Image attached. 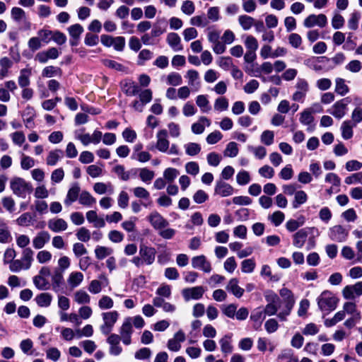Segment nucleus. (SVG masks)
<instances>
[{
    "label": "nucleus",
    "instance_id": "nucleus-1",
    "mask_svg": "<svg viewBox=\"0 0 362 362\" xmlns=\"http://www.w3.org/2000/svg\"><path fill=\"white\" fill-rule=\"evenodd\" d=\"M156 255V250L154 247L141 243L139 245V255L134 256L131 259V262L136 267L143 265H151L155 262Z\"/></svg>",
    "mask_w": 362,
    "mask_h": 362
},
{
    "label": "nucleus",
    "instance_id": "nucleus-31",
    "mask_svg": "<svg viewBox=\"0 0 362 362\" xmlns=\"http://www.w3.org/2000/svg\"><path fill=\"white\" fill-rule=\"evenodd\" d=\"M356 126L351 120L344 121L341 126L342 138L346 140L351 139L354 134L353 128Z\"/></svg>",
    "mask_w": 362,
    "mask_h": 362
},
{
    "label": "nucleus",
    "instance_id": "nucleus-38",
    "mask_svg": "<svg viewBox=\"0 0 362 362\" xmlns=\"http://www.w3.org/2000/svg\"><path fill=\"white\" fill-rule=\"evenodd\" d=\"M94 252L95 257L98 259L101 260L111 255L113 253V250L108 247L98 245L96 246Z\"/></svg>",
    "mask_w": 362,
    "mask_h": 362
},
{
    "label": "nucleus",
    "instance_id": "nucleus-53",
    "mask_svg": "<svg viewBox=\"0 0 362 362\" xmlns=\"http://www.w3.org/2000/svg\"><path fill=\"white\" fill-rule=\"evenodd\" d=\"M256 263L253 259H247L241 262V270L243 273H252L255 270Z\"/></svg>",
    "mask_w": 362,
    "mask_h": 362
},
{
    "label": "nucleus",
    "instance_id": "nucleus-64",
    "mask_svg": "<svg viewBox=\"0 0 362 362\" xmlns=\"http://www.w3.org/2000/svg\"><path fill=\"white\" fill-rule=\"evenodd\" d=\"M346 185L361 184L362 185V172L354 173L345 178Z\"/></svg>",
    "mask_w": 362,
    "mask_h": 362
},
{
    "label": "nucleus",
    "instance_id": "nucleus-8",
    "mask_svg": "<svg viewBox=\"0 0 362 362\" xmlns=\"http://www.w3.org/2000/svg\"><path fill=\"white\" fill-rule=\"evenodd\" d=\"M315 233L318 234V230L315 227L304 228L299 230L293 235V245L297 248L303 247L308 235L310 233Z\"/></svg>",
    "mask_w": 362,
    "mask_h": 362
},
{
    "label": "nucleus",
    "instance_id": "nucleus-50",
    "mask_svg": "<svg viewBox=\"0 0 362 362\" xmlns=\"http://www.w3.org/2000/svg\"><path fill=\"white\" fill-rule=\"evenodd\" d=\"M224 156L226 157L233 158L238 153V148L235 142H229L223 152Z\"/></svg>",
    "mask_w": 362,
    "mask_h": 362
},
{
    "label": "nucleus",
    "instance_id": "nucleus-49",
    "mask_svg": "<svg viewBox=\"0 0 362 362\" xmlns=\"http://www.w3.org/2000/svg\"><path fill=\"white\" fill-rule=\"evenodd\" d=\"M178 175V170L174 168H168L163 172V177L168 183H172Z\"/></svg>",
    "mask_w": 362,
    "mask_h": 362
},
{
    "label": "nucleus",
    "instance_id": "nucleus-45",
    "mask_svg": "<svg viewBox=\"0 0 362 362\" xmlns=\"http://www.w3.org/2000/svg\"><path fill=\"white\" fill-rule=\"evenodd\" d=\"M166 83L170 86H177L182 84V78L180 74L171 72L166 77Z\"/></svg>",
    "mask_w": 362,
    "mask_h": 362
},
{
    "label": "nucleus",
    "instance_id": "nucleus-46",
    "mask_svg": "<svg viewBox=\"0 0 362 362\" xmlns=\"http://www.w3.org/2000/svg\"><path fill=\"white\" fill-rule=\"evenodd\" d=\"M229 103L225 97H219L214 101V110L218 112L226 111L228 110Z\"/></svg>",
    "mask_w": 362,
    "mask_h": 362
},
{
    "label": "nucleus",
    "instance_id": "nucleus-36",
    "mask_svg": "<svg viewBox=\"0 0 362 362\" xmlns=\"http://www.w3.org/2000/svg\"><path fill=\"white\" fill-rule=\"evenodd\" d=\"M78 202L81 205L90 206L95 204L96 199L90 194V192L83 191L80 193Z\"/></svg>",
    "mask_w": 362,
    "mask_h": 362
},
{
    "label": "nucleus",
    "instance_id": "nucleus-2",
    "mask_svg": "<svg viewBox=\"0 0 362 362\" xmlns=\"http://www.w3.org/2000/svg\"><path fill=\"white\" fill-rule=\"evenodd\" d=\"M279 294L283 298L281 300L282 309L278 313L277 317L280 320L286 321L294 306L295 298L293 292L286 287L280 289Z\"/></svg>",
    "mask_w": 362,
    "mask_h": 362
},
{
    "label": "nucleus",
    "instance_id": "nucleus-16",
    "mask_svg": "<svg viewBox=\"0 0 362 362\" xmlns=\"http://www.w3.org/2000/svg\"><path fill=\"white\" fill-rule=\"evenodd\" d=\"M156 148L162 152H168L170 146V141L168 139V132L166 129H160L156 134Z\"/></svg>",
    "mask_w": 362,
    "mask_h": 362
},
{
    "label": "nucleus",
    "instance_id": "nucleus-9",
    "mask_svg": "<svg viewBox=\"0 0 362 362\" xmlns=\"http://www.w3.org/2000/svg\"><path fill=\"white\" fill-rule=\"evenodd\" d=\"M120 339L125 345H129L132 343V334L133 332V327L132 325V318L127 317L124 319L121 327L119 330Z\"/></svg>",
    "mask_w": 362,
    "mask_h": 362
},
{
    "label": "nucleus",
    "instance_id": "nucleus-35",
    "mask_svg": "<svg viewBox=\"0 0 362 362\" xmlns=\"http://www.w3.org/2000/svg\"><path fill=\"white\" fill-rule=\"evenodd\" d=\"M52 300V296L49 293H41L35 297V301L40 307H49Z\"/></svg>",
    "mask_w": 362,
    "mask_h": 362
},
{
    "label": "nucleus",
    "instance_id": "nucleus-22",
    "mask_svg": "<svg viewBox=\"0 0 362 362\" xmlns=\"http://www.w3.org/2000/svg\"><path fill=\"white\" fill-rule=\"evenodd\" d=\"M122 89L128 96H134L140 92L139 86L131 80H124L122 82Z\"/></svg>",
    "mask_w": 362,
    "mask_h": 362
},
{
    "label": "nucleus",
    "instance_id": "nucleus-42",
    "mask_svg": "<svg viewBox=\"0 0 362 362\" xmlns=\"http://www.w3.org/2000/svg\"><path fill=\"white\" fill-rule=\"evenodd\" d=\"M33 251L30 247H25L22 252L23 262L25 264V269H28L32 264L33 260Z\"/></svg>",
    "mask_w": 362,
    "mask_h": 362
},
{
    "label": "nucleus",
    "instance_id": "nucleus-41",
    "mask_svg": "<svg viewBox=\"0 0 362 362\" xmlns=\"http://www.w3.org/2000/svg\"><path fill=\"white\" fill-rule=\"evenodd\" d=\"M185 153L189 156H195L201 152V146L194 142H189L184 145Z\"/></svg>",
    "mask_w": 362,
    "mask_h": 362
},
{
    "label": "nucleus",
    "instance_id": "nucleus-26",
    "mask_svg": "<svg viewBox=\"0 0 362 362\" xmlns=\"http://www.w3.org/2000/svg\"><path fill=\"white\" fill-rule=\"evenodd\" d=\"M31 74V69L25 68L20 71V74L18 77V83L21 88H25L30 86Z\"/></svg>",
    "mask_w": 362,
    "mask_h": 362
},
{
    "label": "nucleus",
    "instance_id": "nucleus-29",
    "mask_svg": "<svg viewBox=\"0 0 362 362\" xmlns=\"http://www.w3.org/2000/svg\"><path fill=\"white\" fill-rule=\"evenodd\" d=\"M13 66V62L7 57L0 59V80H3L9 74V69Z\"/></svg>",
    "mask_w": 362,
    "mask_h": 362
},
{
    "label": "nucleus",
    "instance_id": "nucleus-7",
    "mask_svg": "<svg viewBox=\"0 0 362 362\" xmlns=\"http://www.w3.org/2000/svg\"><path fill=\"white\" fill-rule=\"evenodd\" d=\"M296 90L291 98L293 101L303 103L309 90V84L304 78H298L295 85Z\"/></svg>",
    "mask_w": 362,
    "mask_h": 362
},
{
    "label": "nucleus",
    "instance_id": "nucleus-28",
    "mask_svg": "<svg viewBox=\"0 0 362 362\" xmlns=\"http://www.w3.org/2000/svg\"><path fill=\"white\" fill-rule=\"evenodd\" d=\"M100 278H103L104 279V283L96 279L92 280L90 282L88 287V290L92 294H98L100 293L103 287L105 286L108 284V279L106 276H101Z\"/></svg>",
    "mask_w": 362,
    "mask_h": 362
},
{
    "label": "nucleus",
    "instance_id": "nucleus-60",
    "mask_svg": "<svg viewBox=\"0 0 362 362\" xmlns=\"http://www.w3.org/2000/svg\"><path fill=\"white\" fill-rule=\"evenodd\" d=\"M1 203L4 208L9 213L15 211L16 202L11 197H4L1 199Z\"/></svg>",
    "mask_w": 362,
    "mask_h": 362
},
{
    "label": "nucleus",
    "instance_id": "nucleus-57",
    "mask_svg": "<svg viewBox=\"0 0 362 362\" xmlns=\"http://www.w3.org/2000/svg\"><path fill=\"white\" fill-rule=\"evenodd\" d=\"M301 124L304 125H310L313 121L314 117L312 115V112L309 109L305 110L300 113L299 119Z\"/></svg>",
    "mask_w": 362,
    "mask_h": 362
},
{
    "label": "nucleus",
    "instance_id": "nucleus-4",
    "mask_svg": "<svg viewBox=\"0 0 362 362\" xmlns=\"http://www.w3.org/2000/svg\"><path fill=\"white\" fill-rule=\"evenodd\" d=\"M264 298L267 302L263 310L264 315H277L278 310L280 311L282 309L281 300L279 296L272 291H267L264 293Z\"/></svg>",
    "mask_w": 362,
    "mask_h": 362
},
{
    "label": "nucleus",
    "instance_id": "nucleus-15",
    "mask_svg": "<svg viewBox=\"0 0 362 362\" xmlns=\"http://www.w3.org/2000/svg\"><path fill=\"white\" fill-rule=\"evenodd\" d=\"M343 296L346 299H354L362 296V281H358L354 285L344 287L342 291Z\"/></svg>",
    "mask_w": 362,
    "mask_h": 362
},
{
    "label": "nucleus",
    "instance_id": "nucleus-63",
    "mask_svg": "<svg viewBox=\"0 0 362 362\" xmlns=\"http://www.w3.org/2000/svg\"><path fill=\"white\" fill-rule=\"evenodd\" d=\"M132 160H136L141 163H146L151 158V155L148 151L132 153Z\"/></svg>",
    "mask_w": 362,
    "mask_h": 362
},
{
    "label": "nucleus",
    "instance_id": "nucleus-6",
    "mask_svg": "<svg viewBox=\"0 0 362 362\" xmlns=\"http://www.w3.org/2000/svg\"><path fill=\"white\" fill-rule=\"evenodd\" d=\"M103 324L100 327V329L103 334H110L115 324L118 320L119 313L116 310L102 313Z\"/></svg>",
    "mask_w": 362,
    "mask_h": 362
},
{
    "label": "nucleus",
    "instance_id": "nucleus-37",
    "mask_svg": "<svg viewBox=\"0 0 362 362\" xmlns=\"http://www.w3.org/2000/svg\"><path fill=\"white\" fill-rule=\"evenodd\" d=\"M308 200L307 194L303 191L299 190L295 193L294 199L292 202L293 209H298L300 205L305 204Z\"/></svg>",
    "mask_w": 362,
    "mask_h": 362
},
{
    "label": "nucleus",
    "instance_id": "nucleus-10",
    "mask_svg": "<svg viewBox=\"0 0 362 362\" xmlns=\"http://www.w3.org/2000/svg\"><path fill=\"white\" fill-rule=\"evenodd\" d=\"M350 101L349 98L338 100L332 105L329 112L335 118L341 119L346 113L347 106Z\"/></svg>",
    "mask_w": 362,
    "mask_h": 362
},
{
    "label": "nucleus",
    "instance_id": "nucleus-19",
    "mask_svg": "<svg viewBox=\"0 0 362 362\" xmlns=\"http://www.w3.org/2000/svg\"><path fill=\"white\" fill-rule=\"evenodd\" d=\"M233 187L228 183H226L221 180L216 181L214 187V193L216 194H218L223 197H225L233 194Z\"/></svg>",
    "mask_w": 362,
    "mask_h": 362
},
{
    "label": "nucleus",
    "instance_id": "nucleus-18",
    "mask_svg": "<svg viewBox=\"0 0 362 362\" xmlns=\"http://www.w3.org/2000/svg\"><path fill=\"white\" fill-rule=\"evenodd\" d=\"M148 220L156 230H161L168 226V221L157 211H153L148 216Z\"/></svg>",
    "mask_w": 362,
    "mask_h": 362
},
{
    "label": "nucleus",
    "instance_id": "nucleus-17",
    "mask_svg": "<svg viewBox=\"0 0 362 362\" xmlns=\"http://www.w3.org/2000/svg\"><path fill=\"white\" fill-rule=\"evenodd\" d=\"M185 340V334L182 330L175 333L173 337L168 340V348L172 351H178L181 349V343Z\"/></svg>",
    "mask_w": 362,
    "mask_h": 362
},
{
    "label": "nucleus",
    "instance_id": "nucleus-56",
    "mask_svg": "<svg viewBox=\"0 0 362 362\" xmlns=\"http://www.w3.org/2000/svg\"><path fill=\"white\" fill-rule=\"evenodd\" d=\"M237 310V305L231 303L229 305H223L221 306L222 313L229 318H234Z\"/></svg>",
    "mask_w": 362,
    "mask_h": 362
},
{
    "label": "nucleus",
    "instance_id": "nucleus-13",
    "mask_svg": "<svg viewBox=\"0 0 362 362\" xmlns=\"http://www.w3.org/2000/svg\"><path fill=\"white\" fill-rule=\"evenodd\" d=\"M192 267L206 273H209L212 268L209 261L204 255L195 256L192 258Z\"/></svg>",
    "mask_w": 362,
    "mask_h": 362
},
{
    "label": "nucleus",
    "instance_id": "nucleus-33",
    "mask_svg": "<svg viewBox=\"0 0 362 362\" xmlns=\"http://www.w3.org/2000/svg\"><path fill=\"white\" fill-rule=\"evenodd\" d=\"M83 274L79 272H71L68 279L67 283L71 288L78 287L83 280Z\"/></svg>",
    "mask_w": 362,
    "mask_h": 362
},
{
    "label": "nucleus",
    "instance_id": "nucleus-5",
    "mask_svg": "<svg viewBox=\"0 0 362 362\" xmlns=\"http://www.w3.org/2000/svg\"><path fill=\"white\" fill-rule=\"evenodd\" d=\"M317 302L320 310L331 312L336 309L339 298L332 292L324 291L317 297Z\"/></svg>",
    "mask_w": 362,
    "mask_h": 362
},
{
    "label": "nucleus",
    "instance_id": "nucleus-48",
    "mask_svg": "<svg viewBox=\"0 0 362 362\" xmlns=\"http://www.w3.org/2000/svg\"><path fill=\"white\" fill-rule=\"evenodd\" d=\"M285 218V215L280 211H274L272 215L268 216V219L275 226H280Z\"/></svg>",
    "mask_w": 362,
    "mask_h": 362
},
{
    "label": "nucleus",
    "instance_id": "nucleus-52",
    "mask_svg": "<svg viewBox=\"0 0 362 362\" xmlns=\"http://www.w3.org/2000/svg\"><path fill=\"white\" fill-rule=\"evenodd\" d=\"M33 220V216L29 212L21 214L16 220V223L20 226H28Z\"/></svg>",
    "mask_w": 362,
    "mask_h": 362
},
{
    "label": "nucleus",
    "instance_id": "nucleus-21",
    "mask_svg": "<svg viewBox=\"0 0 362 362\" xmlns=\"http://www.w3.org/2000/svg\"><path fill=\"white\" fill-rule=\"evenodd\" d=\"M48 228L54 233L66 230L68 228L67 222L61 218H55L48 221Z\"/></svg>",
    "mask_w": 362,
    "mask_h": 362
},
{
    "label": "nucleus",
    "instance_id": "nucleus-54",
    "mask_svg": "<svg viewBox=\"0 0 362 362\" xmlns=\"http://www.w3.org/2000/svg\"><path fill=\"white\" fill-rule=\"evenodd\" d=\"M98 306L102 310L110 309L114 306L113 300L108 296H103L98 300Z\"/></svg>",
    "mask_w": 362,
    "mask_h": 362
},
{
    "label": "nucleus",
    "instance_id": "nucleus-20",
    "mask_svg": "<svg viewBox=\"0 0 362 362\" xmlns=\"http://www.w3.org/2000/svg\"><path fill=\"white\" fill-rule=\"evenodd\" d=\"M81 188L78 183L74 184L68 190L64 203L66 206H71L74 202L79 199Z\"/></svg>",
    "mask_w": 362,
    "mask_h": 362
},
{
    "label": "nucleus",
    "instance_id": "nucleus-47",
    "mask_svg": "<svg viewBox=\"0 0 362 362\" xmlns=\"http://www.w3.org/2000/svg\"><path fill=\"white\" fill-rule=\"evenodd\" d=\"M261 142L266 146H271L274 141V133L271 130L264 131L260 136Z\"/></svg>",
    "mask_w": 362,
    "mask_h": 362
},
{
    "label": "nucleus",
    "instance_id": "nucleus-40",
    "mask_svg": "<svg viewBox=\"0 0 362 362\" xmlns=\"http://www.w3.org/2000/svg\"><path fill=\"white\" fill-rule=\"evenodd\" d=\"M335 92L343 96L349 92V88L346 84L345 80L341 78H337L335 79Z\"/></svg>",
    "mask_w": 362,
    "mask_h": 362
},
{
    "label": "nucleus",
    "instance_id": "nucleus-51",
    "mask_svg": "<svg viewBox=\"0 0 362 362\" xmlns=\"http://www.w3.org/2000/svg\"><path fill=\"white\" fill-rule=\"evenodd\" d=\"M11 15L12 19L15 21H24L25 20V12L21 8H12Z\"/></svg>",
    "mask_w": 362,
    "mask_h": 362
},
{
    "label": "nucleus",
    "instance_id": "nucleus-30",
    "mask_svg": "<svg viewBox=\"0 0 362 362\" xmlns=\"http://www.w3.org/2000/svg\"><path fill=\"white\" fill-rule=\"evenodd\" d=\"M196 104L202 113H208L211 110L209 100L206 95H197L196 98Z\"/></svg>",
    "mask_w": 362,
    "mask_h": 362
},
{
    "label": "nucleus",
    "instance_id": "nucleus-58",
    "mask_svg": "<svg viewBox=\"0 0 362 362\" xmlns=\"http://www.w3.org/2000/svg\"><path fill=\"white\" fill-rule=\"evenodd\" d=\"M236 181L240 185H245L250 182V175L246 170H240L236 175Z\"/></svg>",
    "mask_w": 362,
    "mask_h": 362
},
{
    "label": "nucleus",
    "instance_id": "nucleus-11",
    "mask_svg": "<svg viewBox=\"0 0 362 362\" xmlns=\"http://www.w3.org/2000/svg\"><path fill=\"white\" fill-rule=\"evenodd\" d=\"M205 292L204 288L201 286L186 288L182 290V296L186 302L191 300H199L202 298Z\"/></svg>",
    "mask_w": 362,
    "mask_h": 362
},
{
    "label": "nucleus",
    "instance_id": "nucleus-34",
    "mask_svg": "<svg viewBox=\"0 0 362 362\" xmlns=\"http://www.w3.org/2000/svg\"><path fill=\"white\" fill-rule=\"evenodd\" d=\"M140 180L146 184H150L155 177L154 171L147 168H142L137 170Z\"/></svg>",
    "mask_w": 362,
    "mask_h": 362
},
{
    "label": "nucleus",
    "instance_id": "nucleus-3",
    "mask_svg": "<svg viewBox=\"0 0 362 362\" xmlns=\"http://www.w3.org/2000/svg\"><path fill=\"white\" fill-rule=\"evenodd\" d=\"M10 188L16 196L23 199L33 192L31 183L19 177L11 179Z\"/></svg>",
    "mask_w": 362,
    "mask_h": 362
},
{
    "label": "nucleus",
    "instance_id": "nucleus-27",
    "mask_svg": "<svg viewBox=\"0 0 362 362\" xmlns=\"http://www.w3.org/2000/svg\"><path fill=\"white\" fill-rule=\"evenodd\" d=\"M226 288L237 298L242 297L244 293V289L238 286V280L236 278L231 279L228 281Z\"/></svg>",
    "mask_w": 362,
    "mask_h": 362
},
{
    "label": "nucleus",
    "instance_id": "nucleus-32",
    "mask_svg": "<svg viewBox=\"0 0 362 362\" xmlns=\"http://www.w3.org/2000/svg\"><path fill=\"white\" fill-rule=\"evenodd\" d=\"M63 151L61 149L52 150L48 153L46 158V164L49 166L55 165L63 157Z\"/></svg>",
    "mask_w": 362,
    "mask_h": 362
},
{
    "label": "nucleus",
    "instance_id": "nucleus-44",
    "mask_svg": "<svg viewBox=\"0 0 362 362\" xmlns=\"http://www.w3.org/2000/svg\"><path fill=\"white\" fill-rule=\"evenodd\" d=\"M167 41L169 45L175 51L182 49L180 46V38L177 33H171L167 37Z\"/></svg>",
    "mask_w": 362,
    "mask_h": 362
},
{
    "label": "nucleus",
    "instance_id": "nucleus-12",
    "mask_svg": "<svg viewBox=\"0 0 362 362\" xmlns=\"http://www.w3.org/2000/svg\"><path fill=\"white\" fill-rule=\"evenodd\" d=\"M349 235V230L341 225H337L329 229V238L336 242H345Z\"/></svg>",
    "mask_w": 362,
    "mask_h": 362
},
{
    "label": "nucleus",
    "instance_id": "nucleus-24",
    "mask_svg": "<svg viewBox=\"0 0 362 362\" xmlns=\"http://www.w3.org/2000/svg\"><path fill=\"white\" fill-rule=\"evenodd\" d=\"M211 121L205 116H202L199 118L197 122L192 124V132L194 134H201L204 132L205 126L209 127Z\"/></svg>",
    "mask_w": 362,
    "mask_h": 362
},
{
    "label": "nucleus",
    "instance_id": "nucleus-25",
    "mask_svg": "<svg viewBox=\"0 0 362 362\" xmlns=\"http://www.w3.org/2000/svg\"><path fill=\"white\" fill-rule=\"evenodd\" d=\"M219 344L222 353L225 355L231 354L233 351L232 345V334H227L219 339Z\"/></svg>",
    "mask_w": 362,
    "mask_h": 362
},
{
    "label": "nucleus",
    "instance_id": "nucleus-62",
    "mask_svg": "<svg viewBox=\"0 0 362 362\" xmlns=\"http://www.w3.org/2000/svg\"><path fill=\"white\" fill-rule=\"evenodd\" d=\"M279 325L274 318H270L265 322L264 328L268 334H272L277 331Z\"/></svg>",
    "mask_w": 362,
    "mask_h": 362
},
{
    "label": "nucleus",
    "instance_id": "nucleus-43",
    "mask_svg": "<svg viewBox=\"0 0 362 362\" xmlns=\"http://www.w3.org/2000/svg\"><path fill=\"white\" fill-rule=\"evenodd\" d=\"M305 223V218L299 217L297 220L290 219L286 223V228L289 232H293Z\"/></svg>",
    "mask_w": 362,
    "mask_h": 362
},
{
    "label": "nucleus",
    "instance_id": "nucleus-59",
    "mask_svg": "<svg viewBox=\"0 0 362 362\" xmlns=\"http://www.w3.org/2000/svg\"><path fill=\"white\" fill-rule=\"evenodd\" d=\"M76 235L78 240L84 243L89 241L90 239V232L85 227L80 228L77 230Z\"/></svg>",
    "mask_w": 362,
    "mask_h": 362
},
{
    "label": "nucleus",
    "instance_id": "nucleus-61",
    "mask_svg": "<svg viewBox=\"0 0 362 362\" xmlns=\"http://www.w3.org/2000/svg\"><path fill=\"white\" fill-rule=\"evenodd\" d=\"M320 57L309 58L305 61V64L309 68L316 71H321L322 69V67L321 65L319 64V63L320 62Z\"/></svg>",
    "mask_w": 362,
    "mask_h": 362
},
{
    "label": "nucleus",
    "instance_id": "nucleus-14",
    "mask_svg": "<svg viewBox=\"0 0 362 362\" xmlns=\"http://www.w3.org/2000/svg\"><path fill=\"white\" fill-rule=\"evenodd\" d=\"M120 337L117 334H110L107 339L110 345L109 353L112 356H119L122 352V347L120 346Z\"/></svg>",
    "mask_w": 362,
    "mask_h": 362
},
{
    "label": "nucleus",
    "instance_id": "nucleus-23",
    "mask_svg": "<svg viewBox=\"0 0 362 362\" xmlns=\"http://www.w3.org/2000/svg\"><path fill=\"white\" fill-rule=\"evenodd\" d=\"M50 240V235L47 231L38 233L33 239V245L35 249L42 248Z\"/></svg>",
    "mask_w": 362,
    "mask_h": 362
},
{
    "label": "nucleus",
    "instance_id": "nucleus-55",
    "mask_svg": "<svg viewBox=\"0 0 362 362\" xmlns=\"http://www.w3.org/2000/svg\"><path fill=\"white\" fill-rule=\"evenodd\" d=\"M108 239L113 243H119L123 241L124 234L117 230H112L107 234Z\"/></svg>",
    "mask_w": 362,
    "mask_h": 362
},
{
    "label": "nucleus",
    "instance_id": "nucleus-39",
    "mask_svg": "<svg viewBox=\"0 0 362 362\" xmlns=\"http://www.w3.org/2000/svg\"><path fill=\"white\" fill-rule=\"evenodd\" d=\"M74 299L78 304H88L90 302L89 294L81 289L74 293Z\"/></svg>",
    "mask_w": 362,
    "mask_h": 362
}]
</instances>
